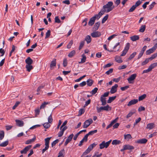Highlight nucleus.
<instances>
[{
  "mask_svg": "<svg viewBox=\"0 0 157 157\" xmlns=\"http://www.w3.org/2000/svg\"><path fill=\"white\" fill-rule=\"evenodd\" d=\"M147 140L146 139H142L136 141V143L139 144H144L146 143Z\"/></svg>",
  "mask_w": 157,
  "mask_h": 157,
  "instance_id": "14",
  "label": "nucleus"
},
{
  "mask_svg": "<svg viewBox=\"0 0 157 157\" xmlns=\"http://www.w3.org/2000/svg\"><path fill=\"white\" fill-rule=\"evenodd\" d=\"M123 147H124L125 150H132L134 148V147L128 144L125 145L123 146Z\"/></svg>",
  "mask_w": 157,
  "mask_h": 157,
  "instance_id": "15",
  "label": "nucleus"
},
{
  "mask_svg": "<svg viewBox=\"0 0 157 157\" xmlns=\"http://www.w3.org/2000/svg\"><path fill=\"white\" fill-rule=\"evenodd\" d=\"M118 86L117 84H115L114 86H113L110 90V92L111 94H114L117 91V88Z\"/></svg>",
  "mask_w": 157,
  "mask_h": 157,
  "instance_id": "9",
  "label": "nucleus"
},
{
  "mask_svg": "<svg viewBox=\"0 0 157 157\" xmlns=\"http://www.w3.org/2000/svg\"><path fill=\"white\" fill-rule=\"evenodd\" d=\"M146 94H145L142 95H141V96H140L139 97V99H138L139 101H140L142 100H143L144 99L146 98Z\"/></svg>",
  "mask_w": 157,
  "mask_h": 157,
  "instance_id": "48",
  "label": "nucleus"
},
{
  "mask_svg": "<svg viewBox=\"0 0 157 157\" xmlns=\"http://www.w3.org/2000/svg\"><path fill=\"white\" fill-rule=\"evenodd\" d=\"M56 64V59H54L51 62L50 65V68H52L54 66H55Z\"/></svg>",
  "mask_w": 157,
  "mask_h": 157,
  "instance_id": "29",
  "label": "nucleus"
},
{
  "mask_svg": "<svg viewBox=\"0 0 157 157\" xmlns=\"http://www.w3.org/2000/svg\"><path fill=\"white\" fill-rule=\"evenodd\" d=\"M48 123H51L52 122L53 119L52 117V115L51 114L48 117Z\"/></svg>",
  "mask_w": 157,
  "mask_h": 157,
  "instance_id": "56",
  "label": "nucleus"
},
{
  "mask_svg": "<svg viewBox=\"0 0 157 157\" xmlns=\"http://www.w3.org/2000/svg\"><path fill=\"white\" fill-rule=\"evenodd\" d=\"M157 66V62L154 63L152 64H151L149 66V67L151 69V70L155 67Z\"/></svg>",
  "mask_w": 157,
  "mask_h": 157,
  "instance_id": "47",
  "label": "nucleus"
},
{
  "mask_svg": "<svg viewBox=\"0 0 157 157\" xmlns=\"http://www.w3.org/2000/svg\"><path fill=\"white\" fill-rule=\"evenodd\" d=\"M67 62L66 58H64L63 60V65L64 67H65L67 65Z\"/></svg>",
  "mask_w": 157,
  "mask_h": 157,
  "instance_id": "55",
  "label": "nucleus"
},
{
  "mask_svg": "<svg viewBox=\"0 0 157 157\" xmlns=\"http://www.w3.org/2000/svg\"><path fill=\"white\" fill-rule=\"evenodd\" d=\"M20 102L18 101H17L15 103L12 109H16V108L18 106V105L20 104Z\"/></svg>",
  "mask_w": 157,
  "mask_h": 157,
  "instance_id": "57",
  "label": "nucleus"
},
{
  "mask_svg": "<svg viewBox=\"0 0 157 157\" xmlns=\"http://www.w3.org/2000/svg\"><path fill=\"white\" fill-rule=\"evenodd\" d=\"M114 8V6H113V3L112 2H109L105 5L103 6V9H106L107 11L106 13H108L112 11Z\"/></svg>",
  "mask_w": 157,
  "mask_h": 157,
  "instance_id": "1",
  "label": "nucleus"
},
{
  "mask_svg": "<svg viewBox=\"0 0 157 157\" xmlns=\"http://www.w3.org/2000/svg\"><path fill=\"white\" fill-rule=\"evenodd\" d=\"M100 22L99 21L98 22L95 24L93 28V29L95 31L97 30L100 26Z\"/></svg>",
  "mask_w": 157,
  "mask_h": 157,
  "instance_id": "16",
  "label": "nucleus"
},
{
  "mask_svg": "<svg viewBox=\"0 0 157 157\" xmlns=\"http://www.w3.org/2000/svg\"><path fill=\"white\" fill-rule=\"evenodd\" d=\"M150 59L148 58H147L145 59L144 61L143 62L141 63L142 66L144 65L147 64L149 62Z\"/></svg>",
  "mask_w": 157,
  "mask_h": 157,
  "instance_id": "49",
  "label": "nucleus"
},
{
  "mask_svg": "<svg viewBox=\"0 0 157 157\" xmlns=\"http://www.w3.org/2000/svg\"><path fill=\"white\" fill-rule=\"evenodd\" d=\"M100 101L102 103L101 105L104 106L106 104V98L101 96L100 97Z\"/></svg>",
  "mask_w": 157,
  "mask_h": 157,
  "instance_id": "17",
  "label": "nucleus"
},
{
  "mask_svg": "<svg viewBox=\"0 0 157 157\" xmlns=\"http://www.w3.org/2000/svg\"><path fill=\"white\" fill-rule=\"evenodd\" d=\"M155 50L152 48H151L146 51V54L147 55L153 53Z\"/></svg>",
  "mask_w": 157,
  "mask_h": 157,
  "instance_id": "35",
  "label": "nucleus"
},
{
  "mask_svg": "<svg viewBox=\"0 0 157 157\" xmlns=\"http://www.w3.org/2000/svg\"><path fill=\"white\" fill-rule=\"evenodd\" d=\"M86 82L87 85L88 86H90L93 84L94 81L92 79H89L87 80Z\"/></svg>",
  "mask_w": 157,
  "mask_h": 157,
  "instance_id": "25",
  "label": "nucleus"
},
{
  "mask_svg": "<svg viewBox=\"0 0 157 157\" xmlns=\"http://www.w3.org/2000/svg\"><path fill=\"white\" fill-rule=\"evenodd\" d=\"M136 8V7L135 6H134L133 5L129 10L128 12H133L135 10Z\"/></svg>",
  "mask_w": 157,
  "mask_h": 157,
  "instance_id": "59",
  "label": "nucleus"
},
{
  "mask_svg": "<svg viewBox=\"0 0 157 157\" xmlns=\"http://www.w3.org/2000/svg\"><path fill=\"white\" fill-rule=\"evenodd\" d=\"M84 40V41L85 40L86 41L88 44L90 43L91 40V38L90 36L89 35L86 36Z\"/></svg>",
  "mask_w": 157,
  "mask_h": 157,
  "instance_id": "21",
  "label": "nucleus"
},
{
  "mask_svg": "<svg viewBox=\"0 0 157 157\" xmlns=\"http://www.w3.org/2000/svg\"><path fill=\"white\" fill-rule=\"evenodd\" d=\"M35 139H36V137H34V138H33L29 140H27L26 141V142H25V143L26 144H30L32 142H33L35 140Z\"/></svg>",
  "mask_w": 157,
  "mask_h": 157,
  "instance_id": "33",
  "label": "nucleus"
},
{
  "mask_svg": "<svg viewBox=\"0 0 157 157\" xmlns=\"http://www.w3.org/2000/svg\"><path fill=\"white\" fill-rule=\"evenodd\" d=\"M130 39L132 41H136L139 39V36L138 35H134L130 37Z\"/></svg>",
  "mask_w": 157,
  "mask_h": 157,
  "instance_id": "19",
  "label": "nucleus"
},
{
  "mask_svg": "<svg viewBox=\"0 0 157 157\" xmlns=\"http://www.w3.org/2000/svg\"><path fill=\"white\" fill-rule=\"evenodd\" d=\"M157 56V53H155L153 54L150 57V58H148L149 59H150V60H151L155 58V57H156Z\"/></svg>",
  "mask_w": 157,
  "mask_h": 157,
  "instance_id": "51",
  "label": "nucleus"
},
{
  "mask_svg": "<svg viewBox=\"0 0 157 157\" xmlns=\"http://www.w3.org/2000/svg\"><path fill=\"white\" fill-rule=\"evenodd\" d=\"M67 127L65 126L63 128H62L61 129H60L61 131L59 132L58 134V136L59 137H61L63 136L64 132L67 129Z\"/></svg>",
  "mask_w": 157,
  "mask_h": 157,
  "instance_id": "10",
  "label": "nucleus"
},
{
  "mask_svg": "<svg viewBox=\"0 0 157 157\" xmlns=\"http://www.w3.org/2000/svg\"><path fill=\"white\" fill-rule=\"evenodd\" d=\"M64 153V149H63L61 150L59 153V155L57 157H63V153Z\"/></svg>",
  "mask_w": 157,
  "mask_h": 157,
  "instance_id": "32",
  "label": "nucleus"
},
{
  "mask_svg": "<svg viewBox=\"0 0 157 157\" xmlns=\"http://www.w3.org/2000/svg\"><path fill=\"white\" fill-rule=\"evenodd\" d=\"M15 121L16 123L17 126L19 127H21L24 125V122L22 121H21L19 120H16Z\"/></svg>",
  "mask_w": 157,
  "mask_h": 157,
  "instance_id": "13",
  "label": "nucleus"
},
{
  "mask_svg": "<svg viewBox=\"0 0 157 157\" xmlns=\"http://www.w3.org/2000/svg\"><path fill=\"white\" fill-rule=\"evenodd\" d=\"M111 141L112 140H110L106 143L105 141H103L102 143L100 144L99 145L100 148V149H102L104 147L105 148H107L111 142Z\"/></svg>",
  "mask_w": 157,
  "mask_h": 157,
  "instance_id": "3",
  "label": "nucleus"
},
{
  "mask_svg": "<svg viewBox=\"0 0 157 157\" xmlns=\"http://www.w3.org/2000/svg\"><path fill=\"white\" fill-rule=\"evenodd\" d=\"M50 103L49 102L44 101L42 103L40 107V109H44L46 106V105Z\"/></svg>",
  "mask_w": 157,
  "mask_h": 157,
  "instance_id": "18",
  "label": "nucleus"
},
{
  "mask_svg": "<svg viewBox=\"0 0 157 157\" xmlns=\"http://www.w3.org/2000/svg\"><path fill=\"white\" fill-rule=\"evenodd\" d=\"M93 122V120L91 118H90L85 121L83 125V128H87Z\"/></svg>",
  "mask_w": 157,
  "mask_h": 157,
  "instance_id": "4",
  "label": "nucleus"
},
{
  "mask_svg": "<svg viewBox=\"0 0 157 157\" xmlns=\"http://www.w3.org/2000/svg\"><path fill=\"white\" fill-rule=\"evenodd\" d=\"M73 43V41L72 40H71L69 42V44H67V48H71V47Z\"/></svg>",
  "mask_w": 157,
  "mask_h": 157,
  "instance_id": "58",
  "label": "nucleus"
},
{
  "mask_svg": "<svg viewBox=\"0 0 157 157\" xmlns=\"http://www.w3.org/2000/svg\"><path fill=\"white\" fill-rule=\"evenodd\" d=\"M75 54V50H73L71 51L68 55V56L69 57H72Z\"/></svg>",
  "mask_w": 157,
  "mask_h": 157,
  "instance_id": "40",
  "label": "nucleus"
},
{
  "mask_svg": "<svg viewBox=\"0 0 157 157\" xmlns=\"http://www.w3.org/2000/svg\"><path fill=\"white\" fill-rule=\"evenodd\" d=\"M8 141H6L0 144V146L1 147H6L8 144Z\"/></svg>",
  "mask_w": 157,
  "mask_h": 157,
  "instance_id": "41",
  "label": "nucleus"
},
{
  "mask_svg": "<svg viewBox=\"0 0 157 157\" xmlns=\"http://www.w3.org/2000/svg\"><path fill=\"white\" fill-rule=\"evenodd\" d=\"M116 97L117 96H116L112 97H109V99L107 101V103H111L116 99Z\"/></svg>",
  "mask_w": 157,
  "mask_h": 157,
  "instance_id": "27",
  "label": "nucleus"
},
{
  "mask_svg": "<svg viewBox=\"0 0 157 157\" xmlns=\"http://www.w3.org/2000/svg\"><path fill=\"white\" fill-rule=\"evenodd\" d=\"M51 35V31L50 30H48L46 33L45 39L48 38Z\"/></svg>",
  "mask_w": 157,
  "mask_h": 157,
  "instance_id": "52",
  "label": "nucleus"
},
{
  "mask_svg": "<svg viewBox=\"0 0 157 157\" xmlns=\"http://www.w3.org/2000/svg\"><path fill=\"white\" fill-rule=\"evenodd\" d=\"M113 71V68H110L109 69V70L105 72V74L107 75H109L111 73H112Z\"/></svg>",
  "mask_w": 157,
  "mask_h": 157,
  "instance_id": "61",
  "label": "nucleus"
},
{
  "mask_svg": "<svg viewBox=\"0 0 157 157\" xmlns=\"http://www.w3.org/2000/svg\"><path fill=\"white\" fill-rule=\"evenodd\" d=\"M32 145H29L28 146L26 147L23 150L20 151L21 154H26L27 151L31 147Z\"/></svg>",
  "mask_w": 157,
  "mask_h": 157,
  "instance_id": "8",
  "label": "nucleus"
},
{
  "mask_svg": "<svg viewBox=\"0 0 157 157\" xmlns=\"http://www.w3.org/2000/svg\"><path fill=\"white\" fill-rule=\"evenodd\" d=\"M95 21V20L94 19V17H91L90 18L88 22V25L90 26H92L94 24Z\"/></svg>",
  "mask_w": 157,
  "mask_h": 157,
  "instance_id": "24",
  "label": "nucleus"
},
{
  "mask_svg": "<svg viewBox=\"0 0 157 157\" xmlns=\"http://www.w3.org/2000/svg\"><path fill=\"white\" fill-rule=\"evenodd\" d=\"M124 139L128 140L129 139H131L132 138V136L130 134L124 135Z\"/></svg>",
  "mask_w": 157,
  "mask_h": 157,
  "instance_id": "36",
  "label": "nucleus"
},
{
  "mask_svg": "<svg viewBox=\"0 0 157 157\" xmlns=\"http://www.w3.org/2000/svg\"><path fill=\"white\" fill-rule=\"evenodd\" d=\"M101 35V33L99 31H95L91 33V36L94 38L99 37Z\"/></svg>",
  "mask_w": 157,
  "mask_h": 157,
  "instance_id": "7",
  "label": "nucleus"
},
{
  "mask_svg": "<svg viewBox=\"0 0 157 157\" xmlns=\"http://www.w3.org/2000/svg\"><path fill=\"white\" fill-rule=\"evenodd\" d=\"M97 145V144H96L95 143H94L93 144L90 145L89 146L87 149L88 150L90 151L92 150L93 148L96 146Z\"/></svg>",
  "mask_w": 157,
  "mask_h": 157,
  "instance_id": "26",
  "label": "nucleus"
},
{
  "mask_svg": "<svg viewBox=\"0 0 157 157\" xmlns=\"http://www.w3.org/2000/svg\"><path fill=\"white\" fill-rule=\"evenodd\" d=\"M121 143V141L119 140H113L112 142V144L113 145H117Z\"/></svg>",
  "mask_w": 157,
  "mask_h": 157,
  "instance_id": "31",
  "label": "nucleus"
},
{
  "mask_svg": "<svg viewBox=\"0 0 157 157\" xmlns=\"http://www.w3.org/2000/svg\"><path fill=\"white\" fill-rule=\"evenodd\" d=\"M121 56H116L115 58L116 61L119 63H121L123 62V61L121 60Z\"/></svg>",
  "mask_w": 157,
  "mask_h": 157,
  "instance_id": "22",
  "label": "nucleus"
},
{
  "mask_svg": "<svg viewBox=\"0 0 157 157\" xmlns=\"http://www.w3.org/2000/svg\"><path fill=\"white\" fill-rule=\"evenodd\" d=\"M85 43L84 40L81 41L80 44L78 49L79 50H81L83 46Z\"/></svg>",
  "mask_w": 157,
  "mask_h": 157,
  "instance_id": "45",
  "label": "nucleus"
},
{
  "mask_svg": "<svg viewBox=\"0 0 157 157\" xmlns=\"http://www.w3.org/2000/svg\"><path fill=\"white\" fill-rule=\"evenodd\" d=\"M44 127L45 128H48L50 126V125L49 123L47 122L43 124Z\"/></svg>",
  "mask_w": 157,
  "mask_h": 157,
  "instance_id": "50",
  "label": "nucleus"
},
{
  "mask_svg": "<svg viewBox=\"0 0 157 157\" xmlns=\"http://www.w3.org/2000/svg\"><path fill=\"white\" fill-rule=\"evenodd\" d=\"M97 132V130L96 129L88 133L87 134L88 136L89 135H92L94 133H96Z\"/></svg>",
  "mask_w": 157,
  "mask_h": 157,
  "instance_id": "44",
  "label": "nucleus"
},
{
  "mask_svg": "<svg viewBox=\"0 0 157 157\" xmlns=\"http://www.w3.org/2000/svg\"><path fill=\"white\" fill-rule=\"evenodd\" d=\"M145 110V108L144 107L140 106L139 108L138 111L139 112H141V111H144Z\"/></svg>",
  "mask_w": 157,
  "mask_h": 157,
  "instance_id": "63",
  "label": "nucleus"
},
{
  "mask_svg": "<svg viewBox=\"0 0 157 157\" xmlns=\"http://www.w3.org/2000/svg\"><path fill=\"white\" fill-rule=\"evenodd\" d=\"M98 90V89L97 88H95L93 90L90 92V93L92 94V95L95 94L97 92Z\"/></svg>",
  "mask_w": 157,
  "mask_h": 157,
  "instance_id": "38",
  "label": "nucleus"
},
{
  "mask_svg": "<svg viewBox=\"0 0 157 157\" xmlns=\"http://www.w3.org/2000/svg\"><path fill=\"white\" fill-rule=\"evenodd\" d=\"M58 142L59 140L58 139H56L55 140L53 141L52 143V147H53L55 146L57 143Z\"/></svg>",
  "mask_w": 157,
  "mask_h": 157,
  "instance_id": "62",
  "label": "nucleus"
},
{
  "mask_svg": "<svg viewBox=\"0 0 157 157\" xmlns=\"http://www.w3.org/2000/svg\"><path fill=\"white\" fill-rule=\"evenodd\" d=\"M73 136L74 135L73 134H71L68 137L67 139L66 140V141H67L69 143L71 141Z\"/></svg>",
  "mask_w": 157,
  "mask_h": 157,
  "instance_id": "34",
  "label": "nucleus"
},
{
  "mask_svg": "<svg viewBox=\"0 0 157 157\" xmlns=\"http://www.w3.org/2000/svg\"><path fill=\"white\" fill-rule=\"evenodd\" d=\"M130 47V44L128 43L126 44V45L124 48V50L123 51L121 55V56H124L125 55L127 52H128Z\"/></svg>",
  "mask_w": 157,
  "mask_h": 157,
  "instance_id": "5",
  "label": "nucleus"
},
{
  "mask_svg": "<svg viewBox=\"0 0 157 157\" xmlns=\"http://www.w3.org/2000/svg\"><path fill=\"white\" fill-rule=\"evenodd\" d=\"M82 58L81 61L79 62L78 63L79 64L85 62L86 59V57L84 54L82 55Z\"/></svg>",
  "mask_w": 157,
  "mask_h": 157,
  "instance_id": "28",
  "label": "nucleus"
},
{
  "mask_svg": "<svg viewBox=\"0 0 157 157\" xmlns=\"http://www.w3.org/2000/svg\"><path fill=\"white\" fill-rule=\"evenodd\" d=\"M141 2L140 0L136 2L135 5H134L136 7L139 6L141 3Z\"/></svg>",
  "mask_w": 157,
  "mask_h": 157,
  "instance_id": "60",
  "label": "nucleus"
},
{
  "mask_svg": "<svg viewBox=\"0 0 157 157\" xmlns=\"http://www.w3.org/2000/svg\"><path fill=\"white\" fill-rule=\"evenodd\" d=\"M108 17L109 15L107 14L102 19L101 22L102 24L104 23L105 22V21L107 20Z\"/></svg>",
  "mask_w": 157,
  "mask_h": 157,
  "instance_id": "46",
  "label": "nucleus"
},
{
  "mask_svg": "<svg viewBox=\"0 0 157 157\" xmlns=\"http://www.w3.org/2000/svg\"><path fill=\"white\" fill-rule=\"evenodd\" d=\"M136 54V52H134L131 54L128 59V60H131L132 59Z\"/></svg>",
  "mask_w": 157,
  "mask_h": 157,
  "instance_id": "37",
  "label": "nucleus"
},
{
  "mask_svg": "<svg viewBox=\"0 0 157 157\" xmlns=\"http://www.w3.org/2000/svg\"><path fill=\"white\" fill-rule=\"evenodd\" d=\"M25 67L27 71L28 72H30L31 70L33 68V66L31 65H26Z\"/></svg>",
  "mask_w": 157,
  "mask_h": 157,
  "instance_id": "30",
  "label": "nucleus"
},
{
  "mask_svg": "<svg viewBox=\"0 0 157 157\" xmlns=\"http://www.w3.org/2000/svg\"><path fill=\"white\" fill-rule=\"evenodd\" d=\"M137 76L136 74H134L131 75L129 78H128L127 80L128 83L130 84L133 83V82H132L136 78Z\"/></svg>",
  "mask_w": 157,
  "mask_h": 157,
  "instance_id": "6",
  "label": "nucleus"
},
{
  "mask_svg": "<svg viewBox=\"0 0 157 157\" xmlns=\"http://www.w3.org/2000/svg\"><path fill=\"white\" fill-rule=\"evenodd\" d=\"M51 138V137H48V138H46L45 139V147H48L49 148V140H50Z\"/></svg>",
  "mask_w": 157,
  "mask_h": 157,
  "instance_id": "23",
  "label": "nucleus"
},
{
  "mask_svg": "<svg viewBox=\"0 0 157 157\" xmlns=\"http://www.w3.org/2000/svg\"><path fill=\"white\" fill-rule=\"evenodd\" d=\"M26 65H31L33 63V61L30 57H28L25 60Z\"/></svg>",
  "mask_w": 157,
  "mask_h": 157,
  "instance_id": "11",
  "label": "nucleus"
},
{
  "mask_svg": "<svg viewBox=\"0 0 157 157\" xmlns=\"http://www.w3.org/2000/svg\"><path fill=\"white\" fill-rule=\"evenodd\" d=\"M136 111L135 110H134L133 112H130L126 116V118H128L131 117L133 114L135 113Z\"/></svg>",
  "mask_w": 157,
  "mask_h": 157,
  "instance_id": "43",
  "label": "nucleus"
},
{
  "mask_svg": "<svg viewBox=\"0 0 157 157\" xmlns=\"http://www.w3.org/2000/svg\"><path fill=\"white\" fill-rule=\"evenodd\" d=\"M155 127V124L154 123H151L148 124L146 127V128L151 129H152Z\"/></svg>",
  "mask_w": 157,
  "mask_h": 157,
  "instance_id": "20",
  "label": "nucleus"
},
{
  "mask_svg": "<svg viewBox=\"0 0 157 157\" xmlns=\"http://www.w3.org/2000/svg\"><path fill=\"white\" fill-rule=\"evenodd\" d=\"M55 23H59L61 22L58 16H56L55 17Z\"/></svg>",
  "mask_w": 157,
  "mask_h": 157,
  "instance_id": "53",
  "label": "nucleus"
},
{
  "mask_svg": "<svg viewBox=\"0 0 157 157\" xmlns=\"http://www.w3.org/2000/svg\"><path fill=\"white\" fill-rule=\"evenodd\" d=\"M88 136L87 134H86L82 140L84 142H86L87 141Z\"/></svg>",
  "mask_w": 157,
  "mask_h": 157,
  "instance_id": "64",
  "label": "nucleus"
},
{
  "mask_svg": "<svg viewBox=\"0 0 157 157\" xmlns=\"http://www.w3.org/2000/svg\"><path fill=\"white\" fill-rule=\"evenodd\" d=\"M146 29V25H142L140 27V29L139 30V31L143 33L144 32Z\"/></svg>",
  "mask_w": 157,
  "mask_h": 157,
  "instance_id": "39",
  "label": "nucleus"
},
{
  "mask_svg": "<svg viewBox=\"0 0 157 157\" xmlns=\"http://www.w3.org/2000/svg\"><path fill=\"white\" fill-rule=\"evenodd\" d=\"M97 111L98 113H99L102 111L103 110L109 111L111 109V107L109 106V105H107L106 106H101L100 108L98 107H96Z\"/></svg>",
  "mask_w": 157,
  "mask_h": 157,
  "instance_id": "2",
  "label": "nucleus"
},
{
  "mask_svg": "<svg viewBox=\"0 0 157 157\" xmlns=\"http://www.w3.org/2000/svg\"><path fill=\"white\" fill-rule=\"evenodd\" d=\"M138 101L137 99H133L129 101L127 105L128 106H130L132 105H134Z\"/></svg>",
  "mask_w": 157,
  "mask_h": 157,
  "instance_id": "12",
  "label": "nucleus"
},
{
  "mask_svg": "<svg viewBox=\"0 0 157 157\" xmlns=\"http://www.w3.org/2000/svg\"><path fill=\"white\" fill-rule=\"evenodd\" d=\"M85 112V110L83 109H80L79 111V113L78 116H80L82 115Z\"/></svg>",
  "mask_w": 157,
  "mask_h": 157,
  "instance_id": "54",
  "label": "nucleus"
},
{
  "mask_svg": "<svg viewBox=\"0 0 157 157\" xmlns=\"http://www.w3.org/2000/svg\"><path fill=\"white\" fill-rule=\"evenodd\" d=\"M4 136V132L3 131H0V140H2Z\"/></svg>",
  "mask_w": 157,
  "mask_h": 157,
  "instance_id": "42",
  "label": "nucleus"
}]
</instances>
